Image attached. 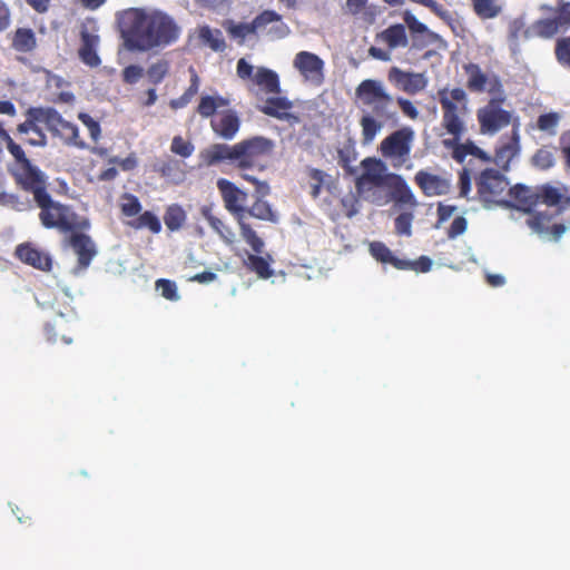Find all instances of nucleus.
I'll return each mask as SVG.
<instances>
[{"label":"nucleus","instance_id":"obj_9","mask_svg":"<svg viewBox=\"0 0 570 570\" xmlns=\"http://www.w3.org/2000/svg\"><path fill=\"white\" fill-rule=\"evenodd\" d=\"M237 77L246 82L248 91L264 95H279L282 91L279 77L276 71L266 67H254L245 58L236 65Z\"/></svg>","mask_w":570,"mask_h":570},{"label":"nucleus","instance_id":"obj_35","mask_svg":"<svg viewBox=\"0 0 570 570\" xmlns=\"http://www.w3.org/2000/svg\"><path fill=\"white\" fill-rule=\"evenodd\" d=\"M389 48L406 47L409 43L405 27L401 23L390 26L377 36Z\"/></svg>","mask_w":570,"mask_h":570},{"label":"nucleus","instance_id":"obj_23","mask_svg":"<svg viewBox=\"0 0 570 570\" xmlns=\"http://www.w3.org/2000/svg\"><path fill=\"white\" fill-rule=\"evenodd\" d=\"M16 256L24 264L42 272H49L52 268L51 256L32 246L30 243L20 244L16 248Z\"/></svg>","mask_w":570,"mask_h":570},{"label":"nucleus","instance_id":"obj_37","mask_svg":"<svg viewBox=\"0 0 570 570\" xmlns=\"http://www.w3.org/2000/svg\"><path fill=\"white\" fill-rule=\"evenodd\" d=\"M255 254H248L247 258L244 261V265L249 269L250 272H254L257 274L261 278H269L273 276V269L271 268V257L265 258L263 256H259L261 253Z\"/></svg>","mask_w":570,"mask_h":570},{"label":"nucleus","instance_id":"obj_25","mask_svg":"<svg viewBox=\"0 0 570 570\" xmlns=\"http://www.w3.org/2000/svg\"><path fill=\"white\" fill-rule=\"evenodd\" d=\"M213 131L226 140H232L240 128V119L235 110L223 111L217 119L210 121Z\"/></svg>","mask_w":570,"mask_h":570},{"label":"nucleus","instance_id":"obj_29","mask_svg":"<svg viewBox=\"0 0 570 570\" xmlns=\"http://www.w3.org/2000/svg\"><path fill=\"white\" fill-rule=\"evenodd\" d=\"M508 195L515 202V207L523 212H531L538 204V196L531 188L518 184L511 188L508 187Z\"/></svg>","mask_w":570,"mask_h":570},{"label":"nucleus","instance_id":"obj_41","mask_svg":"<svg viewBox=\"0 0 570 570\" xmlns=\"http://www.w3.org/2000/svg\"><path fill=\"white\" fill-rule=\"evenodd\" d=\"M186 218V212L178 204L169 205L164 214L165 225L170 232L179 230L184 226Z\"/></svg>","mask_w":570,"mask_h":570},{"label":"nucleus","instance_id":"obj_30","mask_svg":"<svg viewBox=\"0 0 570 570\" xmlns=\"http://www.w3.org/2000/svg\"><path fill=\"white\" fill-rule=\"evenodd\" d=\"M11 47L17 52H32L37 48L35 31L31 28H18L12 36Z\"/></svg>","mask_w":570,"mask_h":570},{"label":"nucleus","instance_id":"obj_28","mask_svg":"<svg viewBox=\"0 0 570 570\" xmlns=\"http://www.w3.org/2000/svg\"><path fill=\"white\" fill-rule=\"evenodd\" d=\"M48 107H30L26 111V120L17 126L19 135H29L32 132L45 134L40 124L48 129Z\"/></svg>","mask_w":570,"mask_h":570},{"label":"nucleus","instance_id":"obj_47","mask_svg":"<svg viewBox=\"0 0 570 570\" xmlns=\"http://www.w3.org/2000/svg\"><path fill=\"white\" fill-rule=\"evenodd\" d=\"M307 175L311 185V196L316 199L321 195L326 174L317 168H308Z\"/></svg>","mask_w":570,"mask_h":570},{"label":"nucleus","instance_id":"obj_11","mask_svg":"<svg viewBox=\"0 0 570 570\" xmlns=\"http://www.w3.org/2000/svg\"><path fill=\"white\" fill-rule=\"evenodd\" d=\"M504 96L501 94L499 97L491 98L483 107L476 111V119L480 126V131L483 135H495L503 128L512 125L514 117L512 111L502 107Z\"/></svg>","mask_w":570,"mask_h":570},{"label":"nucleus","instance_id":"obj_32","mask_svg":"<svg viewBox=\"0 0 570 570\" xmlns=\"http://www.w3.org/2000/svg\"><path fill=\"white\" fill-rule=\"evenodd\" d=\"M198 39L215 52H223L226 49V41L219 29H212L209 26L199 27Z\"/></svg>","mask_w":570,"mask_h":570},{"label":"nucleus","instance_id":"obj_8","mask_svg":"<svg viewBox=\"0 0 570 570\" xmlns=\"http://www.w3.org/2000/svg\"><path fill=\"white\" fill-rule=\"evenodd\" d=\"M10 155L16 160V167L11 170L16 184L22 190L32 194L35 200L47 194L46 174L31 163L23 149L19 148Z\"/></svg>","mask_w":570,"mask_h":570},{"label":"nucleus","instance_id":"obj_49","mask_svg":"<svg viewBox=\"0 0 570 570\" xmlns=\"http://www.w3.org/2000/svg\"><path fill=\"white\" fill-rule=\"evenodd\" d=\"M195 150V146L185 140L181 136H175L171 140L170 151L175 155H178L183 158H188L193 155Z\"/></svg>","mask_w":570,"mask_h":570},{"label":"nucleus","instance_id":"obj_60","mask_svg":"<svg viewBox=\"0 0 570 570\" xmlns=\"http://www.w3.org/2000/svg\"><path fill=\"white\" fill-rule=\"evenodd\" d=\"M560 149L564 159V166L568 170H570V130L561 135Z\"/></svg>","mask_w":570,"mask_h":570},{"label":"nucleus","instance_id":"obj_45","mask_svg":"<svg viewBox=\"0 0 570 570\" xmlns=\"http://www.w3.org/2000/svg\"><path fill=\"white\" fill-rule=\"evenodd\" d=\"M554 55L562 67L570 69V36L557 39Z\"/></svg>","mask_w":570,"mask_h":570},{"label":"nucleus","instance_id":"obj_61","mask_svg":"<svg viewBox=\"0 0 570 570\" xmlns=\"http://www.w3.org/2000/svg\"><path fill=\"white\" fill-rule=\"evenodd\" d=\"M459 189L462 197H468L471 190V176L466 168H463L459 175Z\"/></svg>","mask_w":570,"mask_h":570},{"label":"nucleus","instance_id":"obj_50","mask_svg":"<svg viewBox=\"0 0 570 570\" xmlns=\"http://www.w3.org/2000/svg\"><path fill=\"white\" fill-rule=\"evenodd\" d=\"M78 119L87 127L92 141L97 142L101 137L100 124L87 112H79Z\"/></svg>","mask_w":570,"mask_h":570},{"label":"nucleus","instance_id":"obj_26","mask_svg":"<svg viewBox=\"0 0 570 570\" xmlns=\"http://www.w3.org/2000/svg\"><path fill=\"white\" fill-rule=\"evenodd\" d=\"M414 181L428 197L444 195L450 188L445 179L425 170H419L414 176Z\"/></svg>","mask_w":570,"mask_h":570},{"label":"nucleus","instance_id":"obj_51","mask_svg":"<svg viewBox=\"0 0 570 570\" xmlns=\"http://www.w3.org/2000/svg\"><path fill=\"white\" fill-rule=\"evenodd\" d=\"M370 252L372 254V256L383 263V264H390V262L392 261L393 258V253L391 252V249L383 243L381 242H374L370 245Z\"/></svg>","mask_w":570,"mask_h":570},{"label":"nucleus","instance_id":"obj_10","mask_svg":"<svg viewBox=\"0 0 570 570\" xmlns=\"http://www.w3.org/2000/svg\"><path fill=\"white\" fill-rule=\"evenodd\" d=\"M475 185L478 199L485 208L497 205L511 206V203L503 198L507 194L509 181L500 171L492 168L484 169L475 178Z\"/></svg>","mask_w":570,"mask_h":570},{"label":"nucleus","instance_id":"obj_12","mask_svg":"<svg viewBox=\"0 0 570 570\" xmlns=\"http://www.w3.org/2000/svg\"><path fill=\"white\" fill-rule=\"evenodd\" d=\"M119 207L122 216L128 218L136 217L126 223L132 229L139 230L147 228L153 234H159L161 232L159 218L150 210L141 213L142 206L136 195L124 193L120 197Z\"/></svg>","mask_w":570,"mask_h":570},{"label":"nucleus","instance_id":"obj_14","mask_svg":"<svg viewBox=\"0 0 570 570\" xmlns=\"http://www.w3.org/2000/svg\"><path fill=\"white\" fill-rule=\"evenodd\" d=\"M541 10L547 13L540 22L548 39L570 29V1L559 0L554 7L544 4Z\"/></svg>","mask_w":570,"mask_h":570},{"label":"nucleus","instance_id":"obj_55","mask_svg":"<svg viewBox=\"0 0 570 570\" xmlns=\"http://www.w3.org/2000/svg\"><path fill=\"white\" fill-rule=\"evenodd\" d=\"M534 38L548 39L540 19L533 21L530 26L523 27L522 40H531Z\"/></svg>","mask_w":570,"mask_h":570},{"label":"nucleus","instance_id":"obj_36","mask_svg":"<svg viewBox=\"0 0 570 570\" xmlns=\"http://www.w3.org/2000/svg\"><path fill=\"white\" fill-rule=\"evenodd\" d=\"M257 199L253 203L252 206L246 207V216H250L261 220L276 223L278 217L276 213L272 209V206L268 202L263 199V196L258 194ZM266 195H264L265 197Z\"/></svg>","mask_w":570,"mask_h":570},{"label":"nucleus","instance_id":"obj_6","mask_svg":"<svg viewBox=\"0 0 570 570\" xmlns=\"http://www.w3.org/2000/svg\"><path fill=\"white\" fill-rule=\"evenodd\" d=\"M362 174L355 180L357 194L365 200L380 204L381 196L377 188H385L390 174L385 163L374 157L361 161Z\"/></svg>","mask_w":570,"mask_h":570},{"label":"nucleus","instance_id":"obj_16","mask_svg":"<svg viewBox=\"0 0 570 570\" xmlns=\"http://www.w3.org/2000/svg\"><path fill=\"white\" fill-rule=\"evenodd\" d=\"M70 235L65 239V243L72 248L77 255V266L73 272L86 271L91 264L92 258L97 254L96 245L91 237L82 233V230L69 232Z\"/></svg>","mask_w":570,"mask_h":570},{"label":"nucleus","instance_id":"obj_63","mask_svg":"<svg viewBox=\"0 0 570 570\" xmlns=\"http://www.w3.org/2000/svg\"><path fill=\"white\" fill-rule=\"evenodd\" d=\"M432 268V261L428 256H420L416 261H412L411 271L417 273H428Z\"/></svg>","mask_w":570,"mask_h":570},{"label":"nucleus","instance_id":"obj_57","mask_svg":"<svg viewBox=\"0 0 570 570\" xmlns=\"http://www.w3.org/2000/svg\"><path fill=\"white\" fill-rule=\"evenodd\" d=\"M468 227V222L463 216H458L453 219L451 226L448 229V237L454 239L462 235Z\"/></svg>","mask_w":570,"mask_h":570},{"label":"nucleus","instance_id":"obj_42","mask_svg":"<svg viewBox=\"0 0 570 570\" xmlns=\"http://www.w3.org/2000/svg\"><path fill=\"white\" fill-rule=\"evenodd\" d=\"M473 11L481 19H493L502 12L499 0H471Z\"/></svg>","mask_w":570,"mask_h":570},{"label":"nucleus","instance_id":"obj_5","mask_svg":"<svg viewBox=\"0 0 570 570\" xmlns=\"http://www.w3.org/2000/svg\"><path fill=\"white\" fill-rule=\"evenodd\" d=\"M35 202L40 208L39 220L48 229L56 228L61 233H69L87 230L90 227L87 218L79 217L69 205L53 200L49 193Z\"/></svg>","mask_w":570,"mask_h":570},{"label":"nucleus","instance_id":"obj_19","mask_svg":"<svg viewBox=\"0 0 570 570\" xmlns=\"http://www.w3.org/2000/svg\"><path fill=\"white\" fill-rule=\"evenodd\" d=\"M80 46L78 48V57L82 63L90 68H97L101 65V59L98 55V47L100 38L97 30L90 31L86 24L80 29Z\"/></svg>","mask_w":570,"mask_h":570},{"label":"nucleus","instance_id":"obj_40","mask_svg":"<svg viewBox=\"0 0 570 570\" xmlns=\"http://www.w3.org/2000/svg\"><path fill=\"white\" fill-rule=\"evenodd\" d=\"M229 100L222 96H203L197 106V112L203 118H209L215 115L218 108L227 107Z\"/></svg>","mask_w":570,"mask_h":570},{"label":"nucleus","instance_id":"obj_13","mask_svg":"<svg viewBox=\"0 0 570 570\" xmlns=\"http://www.w3.org/2000/svg\"><path fill=\"white\" fill-rule=\"evenodd\" d=\"M413 135L411 128H402L392 132L381 141V154L385 158L392 159L394 167L402 166L410 156Z\"/></svg>","mask_w":570,"mask_h":570},{"label":"nucleus","instance_id":"obj_27","mask_svg":"<svg viewBox=\"0 0 570 570\" xmlns=\"http://www.w3.org/2000/svg\"><path fill=\"white\" fill-rule=\"evenodd\" d=\"M390 190L391 198L402 205L416 206V199L405 179L397 174H390V179L385 186Z\"/></svg>","mask_w":570,"mask_h":570},{"label":"nucleus","instance_id":"obj_20","mask_svg":"<svg viewBox=\"0 0 570 570\" xmlns=\"http://www.w3.org/2000/svg\"><path fill=\"white\" fill-rule=\"evenodd\" d=\"M387 79L395 87L409 95H415L424 90L428 86V78L424 73L403 71L397 67L390 69Z\"/></svg>","mask_w":570,"mask_h":570},{"label":"nucleus","instance_id":"obj_22","mask_svg":"<svg viewBox=\"0 0 570 570\" xmlns=\"http://www.w3.org/2000/svg\"><path fill=\"white\" fill-rule=\"evenodd\" d=\"M292 108L293 102L289 99L277 96L267 98L265 104L258 109L266 116L282 121H287L289 124H297L299 118L295 114L291 112Z\"/></svg>","mask_w":570,"mask_h":570},{"label":"nucleus","instance_id":"obj_62","mask_svg":"<svg viewBox=\"0 0 570 570\" xmlns=\"http://www.w3.org/2000/svg\"><path fill=\"white\" fill-rule=\"evenodd\" d=\"M397 104L402 112L410 119L414 120L419 117V110L416 109L412 101L405 98H397Z\"/></svg>","mask_w":570,"mask_h":570},{"label":"nucleus","instance_id":"obj_58","mask_svg":"<svg viewBox=\"0 0 570 570\" xmlns=\"http://www.w3.org/2000/svg\"><path fill=\"white\" fill-rule=\"evenodd\" d=\"M0 205L11 207L17 210H20L23 207V203L20 200L18 195L6 191L0 193Z\"/></svg>","mask_w":570,"mask_h":570},{"label":"nucleus","instance_id":"obj_1","mask_svg":"<svg viewBox=\"0 0 570 570\" xmlns=\"http://www.w3.org/2000/svg\"><path fill=\"white\" fill-rule=\"evenodd\" d=\"M438 100L442 109L441 125L444 130L452 136L444 139L443 145L452 150V158L463 164L466 156H473L483 163L493 161L500 168L508 170L510 163L520 154V121L514 119L510 136H503L499 139L491 158L484 150L478 147L473 141L460 142L462 136L466 132L464 116L468 111V95L462 88H442L439 89Z\"/></svg>","mask_w":570,"mask_h":570},{"label":"nucleus","instance_id":"obj_31","mask_svg":"<svg viewBox=\"0 0 570 570\" xmlns=\"http://www.w3.org/2000/svg\"><path fill=\"white\" fill-rule=\"evenodd\" d=\"M538 196V203H543L548 206H558L562 204H569L570 198L564 193L550 184L541 185L535 190Z\"/></svg>","mask_w":570,"mask_h":570},{"label":"nucleus","instance_id":"obj_33","mask_svg":"<svg viewBox=\"0 0 570 570\" xmlns=\"http://www.w3.org/2000/svg\"><path fill=\"white\" fill-rule=\"evenodd\" d=\"M203 217L207 220L209 226L220 236L226 244H232L235 234L220 218L213 214L212 207L203 206L200 209Z\"/></svg>","mask_w":570,"mask_h":570},{"label":"nucleus","instance_id":"obj_24","mask_svg":"<svg viewBox=\"0 0 570 570\" xmlns=\"http://www.w3.org/2000/svg\"><path fill=\"white\" fill-rule=\"evenodd\" d=\"M153 170L174 185L181 184L186 178V164L173 157L157 159L153 164Z\"/></svg>","mask_w":570,"mask_h":570},{"label":"nucleus","instance_id":"obj_53","mask_svg":"<svg viewBox=\"0 0 570 570\" xmlns=\"http://www.w3.org/2000/svg\"><path fill=\"white\" fill-rule=\"evenodd\" d=\"M144 76V68L139 65H129L124 68L121 79L126 85H135Z\"/></svg>","mask_w":570,"mask_h":570},{"label":"nucleus","instance_id":"obj_18","mask_svg":"<svg viewBox=\"0 0 570 570\" xmlns=\"http://www.w3.org/2000/svg\"><path fill=\"white\" fill-rule=\"evenodd\" d=\"M293 66L306 81L315 86L324 82V61L317 55L299 51L294 58Z\"/></svg>","mask_w":570,"mask_h":570},{"label":"nucleus","instance_id":"obj_3","mask_svg":"<svg viewBox=\"0 0 570 570\" xmlns=\"http://www.w3.org/2000/svg\"><path fill=\"white\" fill-rule=\"evenodd\" d=\"M274 141L263 136H254L235 145L214 144L203 153L206 165L214 166L228 161L240 171V177L255 185V191L262 196L269 194L266 181L258 180L248 171L262 173L266 169L265 160L274 149Z\"/></svg>","mask_w":570,"mask_h":570},{"label":"nucleus","instance_id":"obj_2","mask_svg":"<svg viewBox=\"0 0 570 570\" xmlns=\"http://www.w3.org/2000/svg\"><path fill=\"white\" fill-rule=\"evenodd\" d=\"M125 47L132 52H147L175 43L180 27L168 13L146 8H128L116 13Z\"/></svg>","mask_w":570,"mask_h":570},{"label":"nucleus","instance_id":"obj_59","mask_svg":"<svg viewBox=\"0 0 570 570\" xmlns=\"http://www.w3.org/2000/svg\"><path fill=\"white\" fill-rule=\"evenodd\" d=\"M195 3L203 9L220 11L229 6L230 0H195Z\"/></svg>","mask_w":570,"mask_h":570},{"label":"nucleus","instance_id":"obj_15","mask_svg":"<svg viewBox=\"0 0 570 570\" xmlns=\"http://www.w3.org/2000/svg\"><path fill=\"white\" fill-rule=\"evenodd\" d=\"M47 120L48 130L66 146H72L79 149L87 148V144L80 138L78 126L66 120L58 110L48 107Z\"/></svg>","mask_w":570,"mask_h":570},{"label":"nucleus","instance_id":"obj_43","mask_svg":"<svg viewBox=\"0 0 570 570\" xmlns=\"http://www.w3.org/2000/svg\"><path fill=\"white\" fill-rule=\"evenodd\" d=\"M385 121L377 119L376 117L371 116L370 114L364 115L360 125L362 127V137L363 142L368 144L373 141L376 134L381 130Z\"/></svg>","mask_w":570,"mask_h":570},{"label":"nucleus","instance_id":"obj_44","mask_svg":"<svg viewBox=\"0 0 570 570\" xmlns=\"http://www.w3.org/2000/svg\"><path fill=\"white\" fill-rule=\"evenodd\" d=\"M554 154L548 147L539 148L531 158V163L534 167L541 170H548L554 166Z\"/></svg>","mask_w":570,"mask_h":570},{"label":"nucleus","instance_id":"obj_34","mask_svg":"<svg viewBox=\"0 0 570 570\" xmlns=\"http://www.w3.org/2000/svg\"><path fill=\"white\" fill-rule=\"evenodd\" d=\"M189 73H190V83L188 88L185 90V92L179 96L178 98L171 99L169 101V107L173 110H178L181 108H185L193 98L198 94L199 86H200V79L197 75V71L194 67H189Z\"/></svg>","mask_w":570,"mask_h":570},{"label":"nucleus","instance_id":"obj_48","mask_svg":"<svg viewBox=\"0 0 570 570\" xmlns=\"http://www.w3.org/2000/svg\"><path fill=\"white\" fill-rule=\"evenodd\" d=\"M156 289L160 291L161 296L168 301L176 302L179 299L177 285L175 282L166 278L157 279Z\"/></svg>","mask_w":570,"mask_h":570},{"label":"nucleus","instance_id":"obj_56","mask_svg":"<svg viewBox=\"0 0 570 570\" xmlns=\"http://www.w3.org/2000/svg\"><path fill=\"white\" fill-rule=\"evenodd\" d=\"M413 215L411 213H402L395 218V230L399 235H411Z\"/></svg>","mask_w":570,"mask_h":570},{"label":"nucleus","instance_id":"obj_17","mask_svg":"<svg viewBox=\"0 0 570 570\" xmlns=\"http://www.w3.org/2000/svg\"><path fill=\"white\" fill-rule=\"evenodd\" d=\"M468 76L466 88L471 92L503 94L502 83L497 76L488 77L478 63L469 62L463 66Z\"/></svg>","mask_w":570,"mask_h":570},{"label":"nucleus","instance_id":"obj_54","mask_svg":"<svg viewBox=\"0 0 570 570\" xmlns=\"http://www.w3.org/2000/svg\"><path fill=\"white\" fill-rule=\"evenodd\" d=\"M523 27H524V21L522 18L513 19L509 23L508 39L512 46L518 47L520 43V40H522Z\"/></svg>","mask_w":570,"mask_h":570},{"label":"nucleus","instance_id":"obj_38","mask_svg":"<svg viewBox=\"0 0 570 570\" xmlns=\"http://www.w3.org/2000/svg\"><path fill=\"white\" fill-rule=\"evenodd\" d=\"M223 27L228 36L239 45H243L248 36L256 35L253 22H235L233 20H226L223 23Z\"/></svg>","mask_w":570,"mask_h":570},{"label":"nucleus","instance_id":"obj_4","mask_svg":"<svg viewBox=\"0 0 570 570\" xmlns=\"http://www.w3.org/2000/svg\"><path fill=\"white\" fill-rule=\"evenodd\" d=\"M217 188L224 202L225 208L237 220L243 239L250 246L253 252L263 253L264 242L252 226L246 223L247 193L239 189L234 183L225 178L217 180Z\"/></svg>","mask_w":570,"mask_h":570},{"label":"nucleus","instance_id":"obj_7","mask_svg":"<svg viewBox=\"0 0 570 570\" xmlns=\"http://www.w3.org/2000/svg\"><path fill=\"white\" fill-rule=\"evenodd\" d=\"M356 96L363 105L371 107V116L382 121H394L396 119L393 97L386 92L381 81L363 80L356 88Z\"/></svg>","mask_w":570,"mask_h":570},{"label":"nucleus","instance_id":"obj_64","mask_svg":"<svg viewBox=\"0 0 570 570\" xmlns=\"http://www.w3.org/2000/svg\"><path fill=\"white\" fill-rule=\"evenodd\" d=\"M24 136L26 138L23 139V141L32 147H46L48 144V138L46 134L32 132Z\"/></svg>","mask_w":570,"mask_h":570},{"label":"nucleus","instance_id":"obj_46","mask_svg":"<svg viewBox=\"0 0 570 570\" xmlns=\"http://www.w3.org/2000/svg\"><path fill=\"white\" fill-rule=\"evenodd\" d=\"M529 227L538 234H546L549 230L551 216L543 213H534L527 220Z\"/></svg>","mask_w":570,"mask_h":570},{"label":"nucleus","instance_id":"obj_52","mask_svg":"<svg viewBox=\"0 0 570 570\" xmlns=\"http://www.w3.org/2000/svg\"><path fill=\"white\" fill-rule=\"evenodd\" d=\"M559 120L560 116L557 112L543 114L538 117L537 127L542 131L554 132V129L558 126Z\"/></svg>","mask_w":570,"mask_h":570},{"label":"nucleus","instance_id":"obj_21","mask_svg":"<svg viewBox=\"0 0 570 570\" xmlns=\"http://www.w3.org/2000/svg\"><path fill=\"white\" fill-rule=\"evenodd\" d=\"M255 26V32L263 31L268 24H273L268 30L267 35L272 39H282L289 33V28L282 21V16L273 10H264L252 21Z\"/></svg>","mask_w":570,"mask_h":570},{"label":"nucleus","instance_id":"obj_39","mask_svg":"<svg viewBox=\"0 0 570 570\" xmlns=\"http://www.w3.org/2000/svg\"><path fill=\"white\" fill-rule=\"evenodd\" d=\"M170 67V61L165 58L151 62L146 70L148 82L154 86L161 83L169 76Z\"/></svg>","mask_w":570,"mask_h":570}]
</instances>
